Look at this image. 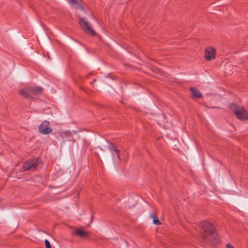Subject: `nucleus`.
Segmentation results:
<instances>
[{"label":"nucleus","instance_id":"obj_1","mask_svg":"<svg viewBox=\"0 0 248 248\" xmlns=\"http://www.w3.org/2000/svg\"><path fill=\"white\" fill-rule=\"evenodd\" d=\"M201 235L206 243L214 244L219 240L216 227L211 222L205 220L200 224Z\"/></svg>","mask_w":248,"mask_h":248},{"label":"nucleus","instance_id":"obj_2","mask_svg":"<svg viewBox=\"0 0 248 248\" xmlns=\"http://www.w3.org/2000/svg\"><path fill=\"white\" fill-rule=\"evenodd\" d=\"M229 108L235 114L237 119L241 120H248V114L246 109L243 107H241L235 103H231Z\"/></svg>","mask_w":248,"mask_h":248},{"label":"nucleus","instance_id":"obj_3","mask_svg":"<svg viewBox=\"0 0 248 248\" xmlns=\"http://www.w3.org/2000/svg\"><path fill=\"white\" fill-rule=\"evenodd\" d=\"M38 130L39 132L43 135L49 134L52 131V129L50 126V123L47 121H44L41 124Z\"/></svg>","mask_w":248,"mask_h":248},{"label":"nucleus","instance_id":"obj_4","mask_svg":"<svg viewBox=\"0 0 248 248\" xmlns=\"http://www.w3.org/2000/svg\"><path fill=\"white\" fill-rule=\"evenodd\" d=\"M216 49L213 46H208L206 48L204 54V59L208 61L215 59L216 58Z\"/></svg>","mask_w":248,"mask_h":248},{"label":"nucleus","instance_id":"obj_5","mask_svg":"<svg viewBox=\"0 0 248 248\" xmlns=\"http://www.w3.org/2000/svg\"><path fill=\"white\" fill-rule=\"evenodd\" d=\"M39 161L38 159H34L25 162L23 166L24 170H35L39 165Z\"/></svg>","mask_w":248,"mask_h":248},{"label":"nucleus","instance_id":"obj_6","mask_svg":"<svg viewBox=\"0 0 248 248\" xmlns=\"http://www.w3.org/2000/svg\"><path fill=\"white\" fill-rule=\"evenodd\" d=\"M79 24L85 31H89L93 36L96 34L95 31L91 28L89 23L83 17H80Z\"/></svg>","mask_w":248,"mask_h":248},{"label":"nucleus","instance_id":"obj_7","mask_svg":"<svg viewBox=\"0 0 248 248\" xmlns=\"http://www.w3.org/2000/svg\"><path fill=\"white\" fill-rule=\"evenodd\" d=\"M73 234L83 239H86L89 237L90 233L86 231L80 230L77 229L74 232Z\"/></svg>","mask_w":248,"mask_h":248},{"label":"nucleus","instance_id":"obj_8","mask_svg":"<svg viewBox=\"0 0 248 248\" xmlns=\"http://www.w3.org/2000/svg\"><path fill=\"white\" fill-rule=\"evenodd\" d=\"M28 88L32 99L34 98V96H37L42 92V88L40 87H29Z\"/></svg>","mask_w":248,"mask_h":248},{"label":"nucleus","instance_id":"obj_9","mask_svg":"<svg viewBox=\"0 0 248 248\" xmlns=\"http://www.w3.org/2000/svg\"><path fill=\"white\" fill-rule=\"evenodd\" d=\"M190 91L191 93V95L193 99H199L202 97V94L201 92L192 87L190 88Z\"/></svg>","mask_w":248,"mask_h":248},{"label":"nucleus","instance_id":"obj_10","mask_svg":"<svg viewBox=\"0 0 248 248\" xmlns=\"http://www.w3.org/2000/svg\"><path fill=\"white\" fill-rule=\"evenodd\" d=\"M19 93L21 95L24 96V97L30 99H32V96L31 94V92H30L28 88H25L22 89L20 91Z\"/></svg>","mask_w":248,"mask_h":248},{"label":"nucleus","instance_id":"obj_11","mask_svg":"<svg viewBox=\"0 0 248 248\" xmlns=\"http://www.w3.org/2000/svg\"><path fill=\"white\" fill-rule=\"evenodd\" d=\"M108 149L111 152H112L113 151H114L117 149V148L115 144H113L112 143H110L108 146Z\"/></svg>","mask_w":248,"mask_h":248},{"label":"nucleus","instance_id":"obj_12","mask_svg":"<svg viewBox=\"0 0 248 248\" xmlns=\"http://www.w3.org/2000/svg\"><path fill=\"white\" fill-rule=\"evenodd\" d=\"M153 223L155 225H160L161 224V222L159 221V220L157 218H154L153 221Z\"/></svg>","mask_w":248,"mask_h":248},{"label":"nucleus","instance_id":"obj_13","mask_svg":"<svg viewBox=\"0 0 248 248\" xmlns=\"http://www.w3.org/2000/svg\"><path fill=\"white\" fill-rule=\"evenodd\" d=\"M45 243L46 248H51V246L48 240L46 239L45 240Z\"/></svg>","mask_w":248,"mask_h":248},{"label":"nucleus","instance_id":"obj_14","mask_svg":"<svg viewBox=\"0 0 248 248\" xmlns=\"http://www.w3.org/2000/svg\"><path fill=\"white\" fill-rule=\"evenodd\" d=\"M150 218H152L153 219V220L154 219V218H157V217H156V213L155 212H154L153 213H152L150 215Z\"/></svg>","mask_w":248,"mask_h":248},{"label":"nucleus","instance_id":"obj_15","mask_svg":"<svg viewBox=\"0 0 248 248\" xmlns=\"http://www.w3.org/2000/svg\"><path fill=\"white\" fill-rule=\"evenodd\" d=\"M152 71H153V72H154L155 73H161V71L159 69L155 68V67L153 68Z\"/></svg>","mask_w":248,"mask_h":248},{"label":"nucleus","instance_id":"obj_16","mask_svg":"<svg viewBox=\"0 0 248 248\" xmlns=\"http://www.w3.org/2000/svg\"><path fill=\"white\" fill-rule=\"evenodd\" d=\"M115 153H116V155H117V158L119 159H120V154H119V153H120V150L116 149L115 151H114Z\"/></svg>","mask_w":248,"mask_h":248},{"label":"nucleus","instance_id":"obj_17","mask_svg":"<svg viewBox=\"0 0 248 248\" xmlns=\"http://www.w3.org/2000/svg\"><path fill=\"white\" fill-rule=\"evenodd\" d=\"M226 248H234L231 244H228L226 245Z\"/></svg>","mask_w":248,"mask_h":248},{"label":"nucleus","instance_id":"obj_18","mask_svg":"<svg viewBox=\"0 0 248 248\" xmlns=\"http://www.w3.org/2000/svg\"><path fill=\"white\" fill-rule=\"evenodd\" d=\"M93 75V73H90L88 74L87 75L86 77L87 78H88L90 77L91 75Z\"/></svg>","mask_w":248,"mask_h":248},{"label":"nucleus","instance_id":"obj_19","mask_svg":"<svg viewBox=\"0 0 248 248\" xmlns=\"http://www.w3.org/2000/svg\"><path fill=\"white\" fill-rule=\"evenodd\" d=\"M96 81V79H93V82H92L91 83V84L93 85V83H94V82Z\"/></svg>","mask_w":248,"mask_h":248}]
</instances>
